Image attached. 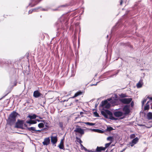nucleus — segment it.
Wrapping results in <instances>:
<instances>
[{
  "label": "nucleus",
  "mask_w": 152,
  "mask_h": 152,
  "mask_svg": "<svg viewBox=\"0 0 152 152\" xmlns=\"http://www.w3.org/2000/svg\"><path fill=\"white\" fill-rule=\"evenodd\" d=\"M84 123L86 125H88L90 126H93L95 125V123H91L89 122H85Z\"/></svg>",
  "instance_id": "nucleus-24"
},
{
  "label": "nucleus",
  "mask_w": 152,
  "mask_h": 152,
  "mask_svg": "<svg viewBox=\"0 0 152 152\" xmlns=\"http://www.w3.org/2000/svg\"><path fill=\"white\" fill-rule=\"evenodd\" d=\"M26 123H27L32 124H34L37 123V121H36V120H30L29 121H26Z\"/></svg>",
  "instance_id": "nucleus-16"
},
{
  "label": "nucleus",
  "mask_w": 152,
  "mask_h": 152,
  "mask_svg": "<svg viewBox=\"0 0 152 152\" xmlns=\"http://www.w3.org/2000/svg\"><path fill=\"white\" fill-rule=\"evenodd\" d=\"M83 92L81 91H79L77 92L75 94L74 96L72 97V98H74L78 96L81 95Z\"/></svg>",
  "instance_id": "nucleus-17"
},
{
  "label": "nucleus",
  "mask_w": 152,
  "mask_h": 152,
  "mask_svg": "<svg viewBox=\"0 0 152 152\" xmlns=\"http://www.w3.org/2000/svg\"><path fill=\"white\" fill-rule=\"evenodd\" d=\"M51 142L53 144H56L57 141V136H51Z\"/></svg>",
  "instance_id": "nucleus-10"
},
{
  "label": "nucleus",
  "mask_w": 152,
  "mask_h": 152,
  "mask_svg": "<svg viewBox=\"0 0 152 152\" xmlns=\"http://www.w3.org/2000/svg\"><path fill=\"white\" fill-rule=\"evenodd\" d=\"M138 140L139 138L137 137H136L133 139L132 141V143L136 144L138 142Z\"/></svg>",
  "instance_id": "nucleus-21"
},
{
  "label": "nucleus",
  "mask_w": 152,
  "mask_h": 152,
  "mask_svg": "<svg viewBox=\"0 0 152 152\" xmlns=\"http://www.w3.org/2000/svg\"><path fill=\"white\" fill-rule=\"evenodd\" d=\"M129 108V106L128 105H126L123 107V110L125 114L127 115L129 113L130 110Z\"/></svg>",
  "instance_id": "nucleus-9"
},
{
  "label": "nucleus",
  "mask_w": 152,
  "mask_h": 152,
  "mask_svg": "<svg viewBox=\"0 0 152 152\" xmlns=\"http://www.w3.org/2000/svg\"><path fill=\"white\" fill-rule=\"evenodd\" d=\"M78 100H77V99H76L75 100V102H77L78 101Z\"/></svg>",
  "instance_id": "nucleus-55"
},
{
  "label": "nucleus",
  "mask_w": 152,
  "mask_h": 152,
  "mask_svg": "<svg viewBox=\"0 0 152 152\" xmlns=\"http://www.w3.org/2000/svg\"><path fill=\"white\" fill-rule=\"evenodd\" d=\"M110 102V103L113 106L116 105L118 104L117 100L114 99L113 97H111L107 99L106 100L102 101L100 105L103 108L109 109L110 107V104L108 102Z\"/></svg>",
  "instance_id": "nucleus-2"
},
{
  "label": "nucleus",
  "mask_w": 152,
  "mask_h": 152,
  "mask_svg": "<svg viewBox=\"0 0 152 152\" xmlns=\"http://www.w3.org/2000/svg\"><path fill=\"white\" fill-rule=\"evenodd\" d=\"M147 99H149L150 100L152 101V97H150L149 96H148L147 97Z\"/></svg>",
  "instance_id": "nucleus-41"
},
{
  "label": "nucleus",
  "mask_w": 152,
  "mask_h": 152,
  "mask_svg": "<svg viewBox=\"0 0 152 152\" xmlns=\"http://www.w3.org/2000/svg\"><path fill=\"white\" fill-rule=\"evenodd\" d=\"M113 130V128L111 127V126H107V128L106 129V131H108V132H110L111 131Z\"/></svg>",
  "instance_id": "nucleus-22"
},
{
  "label": "nucleus",
  "mask_w": 152,
  "mask_h": 152,
  "mask_svg": "<svg viewBox=\"0 0 152 152\" xmlns=\"http://www.w3.org/2000/svg\"><path fill=\"white\" fill-rule=\"evenodd\" d=\"M59 145H64V142L63 141V140H61L60 143V144Z\"/></svg>",
  "instance_id": "nucleus-44"
},
{
  "label": "nucleus",
  "mask_w": 152,
  "mask_h": 152,
  "mask_svg": "<svg viewBox=\"0 0 152 152\" xmlns=\"http://www.w3.org/2000/svg\"><path fill=\"white\" fill-rule=\"evenodd\" d=\"M44 124L43 123H40L38 124V127L40 128H42L44 127Z\"/></svg>",
  "instance_id": "nucleus-25"
},
{
  "label": "nucleus",
  "mask_w": 152,
  "mask_h": 152,
  "mask_svg": "<svg viewBox=\"0 0 152 152\" xmlns=\"http://www.w3.org/2000/svg\"><path fill=\"white\" fill-rule=\"evenodd\" d=\"M50 138H45L44 140V141L42 143L44 145H47L50 143Z\"/></svg>",
  "instance_id": "nucleus-11"
},
{
  "label": "nucleus",
  "mask_w": 152,
  "mask_h": 152,
  "mask_svg": "<svg viewBox=\"0 0 152 152\" xmlns=\"http://www.w3.org/2000/svg\"><path fill=\"white\" fill-rule=\"evenodd\" d=\"M143 84V80L142 78H141L137 84L136 86L138 88L142 87Z\"/></svg>",
  "instance_id": "nucleus-14"
},
{
  "label": "nucleus",
  "mask_w": 152,
  "mask_h": 152,
  "mask_svg": "<svg viewBox=\"0 0 152 152\" xmlns=\"http://www.w3.org/2000/svg\"><path fill=\"white\" fill-rule=\"evenodd\" d=\"M76 128L74 130V132L80 134L81 135H82L84 133L83 129H82L80 126L78 125L75 126Z\"/></svg>",
  "instance_id": "nucleus-5"
},
{
  "label": "nucleus",
  "mask_w": 152,
  "mask_h": 152,
  "mask_svg": "<svg viewBox=\"0 0 152 152\" xmlns=\"http://www.w3.org/2000/svg\"><path fill=\"white\" fill-rule=\"evenodd\" d=\"M108 35H107V37H108Z\"/></svg>",
  "instance_id": "nucleus-59"
},
{
  "label": "nucleus",
  "mask_w": 152,
  "mask_h": 152,
  "mask_svg": "<svg viewBox=\"0 0 152 152\" xmlns=\"http://www.w3.org/2000/svg\"><path fill=\"white\" fill-rule=\"evenodd\" d=\"M24 125H25V126H27V125H26V124H24Z\"/></svg>",
  "instance_id": "nucleus-57"
},
{
  "label": "nucleus",
  "mask_w": 152,
  "mask_h": 152,
  "mask_svg": "<svg viewBox=\"0 0 152 152\" xmlns=\"http://www.w3.org/2000/svg\"><path fill=\"white\" fill-rule=\"evenodd\" d=\"M134 144H134V143H132V141L130 143V145L131 147L133 146Z\"/></svg>",
  "instance_id": "nucleus-40"
},
{
  "label": "nucleus",
  "mask_w": 152,
  "mask_h": 152,
  "mask_svg": "<svg viewBox=\"0 0 152 152\" xmlns=\"http://www.w3.org/2000/svg\"><path fill=\"white\" fill-rule=\"evenodd\" d=\"M44 124H45V126L47 127L48 128L49 126H48V123L46 122L45 121V122H44Z\"/></svg>",
  "instance_id": "nucleus-38"
},
{
  "label": "nucleus",
  "mask_w": 152,
  "mask_h": 152,
  "mask_svg": "<svg viewBox=\"0 0 152 152\" xmlns=\"http://www.w3.org/2000/svg\"><path fill=\"white\" fill-rule=\"evenodd\" d=\"M104 131L101 130H100L99 129H97V132L99 133H103L104 132Z\"/></svg>",
  "instance_id": "nucleus-33"
},
{
  "label": "nucleus",
  "mask_w": 152,
  "mask_h": 152,
  "mask_svg": "<svg viewBox=\"0 0 152 152\" xmlns=\"http://www.w3.org/2000/svg\"><path fill=\"white\" fill-rule=\"evenodd\" d=\"M101 114L106 118H109L111 120H117V118L113 116L112 113L110 110H105V111H101Z\"/></svg>",
  "instance_id": "nucleus-4"
},
{
  "label": "nucleus",
  "mask_w": 152,
  "mask_h": 152,
  "mask_svg": "<svg viewBox=\"0 0 152 152\" xmlns=\"http://www.w3.org/2000/svg\"><path fill=\"white\" fill-rule=\"evenodd\" d=\"M119 70H118L117 72L115 74L111 76V77H112V76H114V75H117L118 74V73L119 72Z\"/></svg>",
  "instance_id": "nucleus-46"
},
{
  "label": "nucleus",
  "mask_w": 152,
  "mask_h": 152,
  "mask_svg": "<svg viewBox=\"0 0 152 152\" xmlns=\"http://www.w3.org/2000/svg\"><path fill=\"white\" fill-rule=\"evenodd\" d=\"M39 9H40V10L43 11H47L48 10V9L47 8H40V7H39Z\"/></svg>",
  "instance_id": "nucleus-34"
},
{
  "label": "nucleus",
  "mask_w": 152,
  "mask_h": 152,
  "mask_svg": "<svg viewBox=\"0 0 152 152\" xmlns=\"http://www.w3.org/2000/svg\"><path fill=\"white\" fill-rule=\"evenodd\" d=\"M111 142H110V143H107L105 144V147H104L105 148V149L106 148L108 147L111 144Z\"/></svg>",
  "instance_id": "nucleus-30"
},
{
  "label": "nucleus",
  "mask_w": 152,
  "mask_h": 152,
  "mask_svg": "<svg viewBox=\"0 0 152 152\" xmlns=\"http://www.w3.org/2000/svg\"><path fill=\"white\" fill-rule=\"evenodd\" d=\"M68 21L67 19L63 17L58 19L55 24L57 28V33H58L61 30H66L68 28Z\"/></svg>",
  "instance_id": "nucleus-1"
},
{
  "label": "nucleus",
  "mask_w": 152,
  "mask_h": 152,
  "mask_svg": "<svg viewBox=\"0 0 152 152\" xmlns=\"http://www.w3.org/2000/svg\"><path fill=\"white\" fill-rule=\"evenodd\" d=\"M83 113L82 112H81L80 113V115H81Z\"/></svg>",
  "instance_id": "nucleus-53"
},
{
  "label": "nucleus",
  "mask_w": 152,
  "mask_h": 152,
  "mask_svg": "<svg viewBox=\"0 0 152 152\" xmlns=\"http://www.w3.org/2000/svg\"><path fill=\"white\" fill-rule=\"evenodd\" d=\"M150 101H148L147 102V103L146 104L144 108V110H148L150 108V105L149 104V103L150 102Z\"/></svg>",
  "instance_id": "nucleus-18"
},
{
  "label": "nucleus",
  "mask_w": 152,
  "mask_h": 152,
  "mask_svg": "<svg viewBox=\"0 0 152 152\" xmlns=\"http://www.w3.org/2000/svg\"><path fill=\"white\" fill-rule=\"evenodd\" d=\"M132 98H124L120 99L119 100L121 102L124 104H129L132 102Z\"/></svg>",
  "instance_id": "nucleus-6"
},
{
  "label": "nucleus",
  "mask_w": 152,
  "mask_h": 152,
  "mask_svg": "<svg viewBox=\"0 0 152 152\" xmlns=\"http://www.w3.org/2000/svg\"><path fill=\"white\" fill-rule=\"evenodd\" d=\"M27 129L28 130L31 132L32 133H34L36 131H37L35 127H27Z\"/></svg>",
  "instance_id": "nucleus-15"
},
{
  "label": "nucleus",
  "mask_w": 152,
  "mask_h": 152,
  "mask_svg": "<svg viewBox=\"0 0 152 152\" xmlns=\"http://www.w3.org/2000/svg\"><path fill=\"white\" fill-rule=\"evenodd\" d=\"M94 114L96 117H98L99 116V114L96 112H94Z\"/></svg>",
  "instance_id": "nucleus-35"
},
{
  "label": "nucleus",
  "mask_w": 152,
  "mask_h": 152,
  "mask_svg": "<svg viewBox=\"0 0 152 152\" xmlns=\"http://www.w3.org/2000/svg\"><path fill=\"white\" fill-rule=\"evenodd\" d=\"M58 147L60 149L65 150L64 145H59L58 146Z\"/></svg>",
  "instance_id": "nucleus-29"
},
{
  "label": "nucleus",
  "mask_w": 152,
  "mask_h": 152,
  "mask_svg": "<svg viewBox=\"0 0 152 152\" xmlns=\"http://www.w3.org/2000/svg\"><path fill=\"white\" fill-rule=\"evenodd\" d=\"M76 139L77 140V142H79L80 144H81V143L82 142L81 141V140L80 139V138H79L77 137H76Z\"/></svg>",
  "instance_id": "nucleus-26"
},
{
  "label": "nucleus",
  "mask_w": 152,
  "mask_h": 152,
  "mask_svg": "<svg viewBox=\"0 0 152 152\" xmlns=\"http://www.w3.org/2000/svg\"><path fill=\"white\" fill-rule=\"evenodd\" d=\"M97 129H91V130L93 131L97 132Z\"/></svg>",
  "instance_id": "nucleus-45"
},
{
  "label": "nucleus",
  "mask_w": 152,
  "mask_h": 152,
  "mask_svg": "<svg viewBox=\"0 0 152 152\" xmlns=\"http://www.w3.org/2000/svg\"><path fill=\"white\" fill-rule=\"evenodd\" d=\"M120 96L122 98H124L126 97V95L125 94H121Z\"/></svg>",
  "instance_id": "nucleus-37"
},
{
  "label": "nucleus",
  "mask_w": 152,
  "mask_h": 152,
  "mask_svg": "<svg viewBox=\"0 0 152 152\" xmlns=\"http://www.w3.org/2000/svg\"><path fill=\"white\" fill-rule=\"evenodd\" d=\"M81 147V149H84V150L86 151H88V150L87 148H86L85 147H84L83 145L81 144H80Z\"/></svg>",
  "instance_id": "nucleus-31"
},
{
  "label": "nucleus",
  "mask_w": 152,
  "mask_h": 152,
  "mask_svg": "<svg viewBox=\"0 0 152 152\" xmlns=\"http://www.w3.org/2000/svg\"><path fill=\"white\" fill-rule=\"evenodd\" d=\"M123 114V113L121 111H115L114 113V116L116 117H121L122 115Z\"/></svg>",
  "instance_id": "nucleus-13"
},
{
  "label": "nucleus",
  "mask_w": 152,
  "mask_h": 152,
  "mask_svg": "<svg viewBox=\"0 0 152 152\" xmlns=\"http://www.w3.org/2000/svg\"><path fill=\"white\" fill-rule=\"evenodd\" d=\"M40 8L37 7L35 9H32L31 10H30L28 12V14H31L33 12H37V10H38Z\"/></svg>",
  "instance_id": "nucleus-20"
},
{
  "label": "nucleus",
  "mask_w": 152,
  "mask_h": 152,
  "mask_svg": "<svg viewBox=\"0 0 152 152\" xmlns=\"http://www.w3.org/2000/svg\"><path fill=\"white\" fill-rule=\"evenodd\" d=\"M3 63V61L2 62V61H0V64H2Z\"/></svg>",
  "instance_id": "nucleus-54"
},
{
  "label": "nucleus",
  "mask_w": 152,
  "mask_h": 152,
  "mask_svg": "<svg viewBox=\"0 0 152 152\" xmlns=\"http://www.w3.org/2000/svg\"><path fill=\"white\" fill-rule=\"evenodd\" d=\"M42 94L38 91H35L33 93V96L35 98H38L42 95Z\"/></svg>",
  "instance_id": "nucleus-12"
},
{
  "label": "nucleus",
  "mask_w": 152,
  "mask_h": 152,
  "mask_svg": "<svg viewBox=\"0 0 152 152\" xmlns=\"http://www.w3.org/2000/svg\"><path fill=\"white\" fill-rule=\"evenodd\" d=\"M138 125L140 126H144V125L141 124H138Z\"/></svg>",
  "instance_id": "nucleus-49"
},
{
  "label": "nucleus",
  "mask_w": 152,
  "mask_h": 152,
  "mask_svg": "<svg viewBox=\"0 0 152 152\" xmlns=\"http://www.w3.org/2000/svg\"><path fill=\"white\" fill-rule=\"evenodd\" d=\"M28 117H29L30 119H35L37 117V116L36 115L34 114L33 115H29Z\"/></svg>",
  "instance_id": "nucleus-23"
},
{
  "label": "nucleus",
  "mask_w": 152,
  "mask_h": 152,
  "mask_svg": "<svg viewBox=\"0 0 152 152\" xmlns=\"http://www.w3.org/2000/svg\"><path fill=\"white\" fill-rule=\"evenodd\" d=\"M7 94H6L4 96H3L0 99V100L1 99L3 98H4V97L5 96H6L7 95Z\"/></svg>",
  "instance_id": "nucleus-51"
},
{
  "label": "nucleus",
  "mask_w": 152,
  "mask_h": 152,
  "mask_svg": "<svg viewBox=\"0 0 152 152\" xmlns=\"http://www.w3.org/2000/svg\"><path fill=\"white\" fill-rule=\"evenodd\" d=\"M148 119V120L152 119V113L149 112L147 115Z\"/></svg>",
  "instance_id": "nucleus-19"
},
{
  "label": "nucleus",
  "mask_w": 152,
  "mask_h": 152,
  "mask_svg": "<svg viewBox=\"0 0 152 152\" xmlns=\"http://www.w3.org/2000/svg\"><path fill=\"white\" fill-rule=\"evenodd\" d=\"M126 148H125L123 149L122 151H121L120 152H123L126 150Z\"/></svg>",
  "instance_id": "nucleus-47"
},
{
  "label": "nucleus",
  "mask_w": 152,
  "mask_h": 152,
  "mask_svg": "<svg viewBox=\"0 0 152 152\" xmlns=\"http://www.w3.org/2000/svg\"><path fill=\"white\" fill-rule=\"evenodd\" d=\"M121 118V119H123V118Z\"/></svg>",
  "instance_id": "nucleus-58"
},
{
  "label": "nucleus",
  "mask_w": 152,
  "mask_h": 152,
  "mask_svg": "<svg viewBox=\"0 0 152 152\" xmlns=\"http://www.w3.org/2000/svg\"><path fill=\"white\" fill-rule=\"evenodd\" d=\"M36 120V121H37L38 122L41 121V122H45V120Z\"/></svg>",
  "instance_id": "nucleus-43"
},
{
  "label": "nucleus",
  "mask_w": 152,
  "mask_h": 152,
  "mask_svg": "<svg viewBox=\"0 0 152 152\" xmlns=\"http://www.w3.org/2000/svg\"><path fill=\"white\" fill-rule=\"evenodd\" d=\"M99 82H97L96 83V84H93L91 85V86H96V85H97V84L98 83H99Z\"/></svg>",
  "instance_id": "nucleus-48"
},
{
  "label": "nucleus",
  "mask_w": 152,
  "mask_h": 152,
  "mask_svg": "<svg viewBox=\"0 0 152 152\" xmlns=\"http://www.w3.org/2000/svg\"><path fill=\"white\" fill-rule=\"evenodd\" d=\"M147 99H147L146 98L145 99H144L143 101L142 102V107H143L145 103L146 102Z\"/></svg>",
  "instance_id": "nucleus-32"
},
{
  "label": "nucleus",
  "mask_w": 152,
  "mask_h": 152,
  "mask_svg": "<svg viewBox=\"0 0 152 152\" xmlns=\"http://www.w3.org/2000/svg\"><path fill=\"white\" fill-rule=\"evenodd\" d=\"M113 136H112H112L109 137L107 138V140L111 141V142H112L113 141Z\"/></svg>",
  "instance_id": "nucleus-27"
},
{
  "label": "nucleus",
  "mask_w": 152,
  "mask_h": 152,
  "mask_svg": "<svg viewBox=\"0 0 152 152\" xmlns=\"http://www.w3.org/2000/svg\"><path fill=\"white\" fill-rule=\"evenodd\" d=\"M23 120H18L17 122L15 124V127L17 128L23 129Z\"/></svg>",
  "instance_id": "nucleus-7"
},
{
  "label": "nucleus",
  "mask_w": 152,
  "mask_h": 152,
  "mask_svg": "<svg viewBox=\"0 0 152 152\" xmlns=\"http://www.w3.org/2000/svg\"><path fill=\"white\" fill-rule=\"evenodd\" d=\"M18 113L15 111H13L9 115L8 119L7 120V124L10 125H13L15 122L16 118Z\"/></svg>",
  "instance_id": "nucleus-3"
},
{
  "label": "nucleus",
  "mask_w": 152,
  "mask_h": 152,
  "mask_svg": "<svg viewBox=\"0 0 152 152\" xmlns=\"http://www.w3.org/2000/svg\"><path fill=\"white\" fill-rule=\"evenodd\" d=\"M105 150V148L104 147H99L97 146L95 150H94L88 151L89 152H101L102 151Z\"/></svg>",
  "instance_id": "nucleus-8"
},
{
  "label": "nucleus",
  "mask_w": 152,
  "mask_h": 152,
  "mask_svg": "<svg viewBox=\"0 0 152 152\" xmlns=\"http://www.w3.org/2000/svg\"><path fill=\"white\" fill-rule=\"evenodd\" d=\"M59 125L60 127L62 129L64 128L63 127V124L62 122H60L59 123Z\"/></svg>",
  "instance_id": "nucleus-28"
},
{
  "label": "nucleus",
  "mask_w": 152,
  "mask_h": 152,
  "mask_svg": "<svg viewBox=\"0 0 152 152\" xmlns=\"http://www.w3.org/2000/svg\"><path fill=\"white\" fill-rule=\"evenodd\" d=\"M137 5L136 4H135V7H137Z\"/></svg>",
  "instance_id": "nucleus-56"
},
{
  "label": "nucleus",
  "mask_w": 152,
  "mask_h": 152,
  "mask_svg": "<svg viewBox=\"0 0 152 152\" xmlns=\"http://www.w3.org/2000/svg\"><path fill=\"white\" fill-rule=\"evenodd\" d=\"M69 5V4H66L64 5H63L61 6V7H67Z\"/></svg>",
  "instance_id": "nucleus-39"
},
{
  "label": "nucleus",
  "mask_w": 152,
  "mask_h": 152,
  "mask_svg": "<svg viewBox=\"0 0 152 152\" xmlns=\"http://www.w3.org/2000/svg\"><path fill=\"white\" fill-rule=\"evenodd\" d=\"M135 137V135L134 134H132L130 135V137L131 139L134 138Z\"/></svg>",
  "instance_id": "nucleus-36"
},
{
  "label": "nucleus",
  "mask_w": 152,
  "mask_h": 152,
  "mask_svg": "<svg viewBox=\"0 0 152 152\" xmlns=\"http://www.w3.org/2000/svg\"><path fill=\"white\" fill-rule=\"evenodd\" d=\"M37 131H36V132H41L42 131V130H36Z\"/></svg>",
  "instance_id": "nucleus-50"
},
{
  "label": "nucleus",
  "mask_w": 152,
  "mask_h": 152,
  "mask_svg": "<svg viewBox=\"0 0 152 152\" xmlns=\"http://www.w3.org/2000/svg\"><path fill=\"white\" fill-rule=\"evenodd\" d=\"M123 3V1L122 0H121V1L120 2V5H121Z\"/></svg>",
  "instance_id": "nucleus-52"
},
{
  "label": "nucleus",
  "mask_w": 152,
  "mask_h": 152,
  "mask_svg": "<svg viewBox=\"0 0 152 152\" xmlns=\"http://www.w3.org/2000/svg\"><path fill=\"white\" fill-rule=\"evenodd\" d=\"M131 107H133L134 105V102L133 101L131 102Z\"/></svg>",
  "instance_id": "nucleus-42"
}]
</instances>
